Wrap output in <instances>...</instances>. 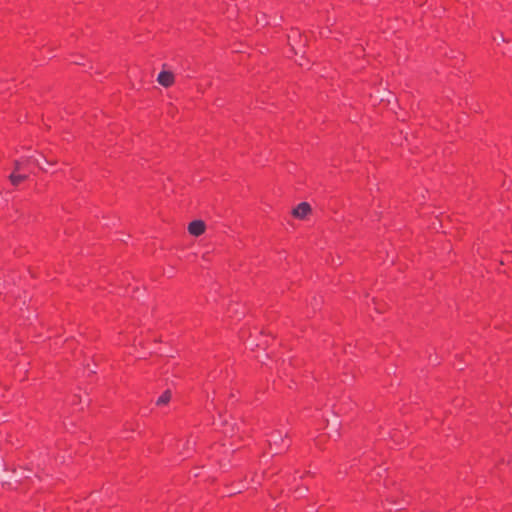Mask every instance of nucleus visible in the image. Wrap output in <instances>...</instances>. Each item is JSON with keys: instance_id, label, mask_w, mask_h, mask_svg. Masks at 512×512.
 <instances>
[{"instance_id": "obj_1", "label": "nucleus", "mask_w": 512, "mask_h": 512, "mask_svg": "<svg viewBox=\"0 0 512 512\" xmlns=\"http://www.w3.org/2000/svg\"><path fill=\"white\" fill-rule=\"evenodd\" d=\"M311 212V205L307 202H301L292 210V215L297 219L304 220Z\"/></svg>"}, {"instance_id": "obj_2", "label": "nucleus", "mask_w": 512, "mask_h": 512, "mask_svg": "<svg viewBox=\"0 0 512 512\" xmlns=\"http://www.w3.org/2000/svg\"><path fill=\"white\" fill-rule=\"evenodd\" d=\"M174 81L175 77L171 71L163 70L158 74L157 82L165 88L172 86Z\"/></svg>"}, {"instance_id": "obj_3", "label": "nucleus", "mask_w": 512, "mask_h": 512, "mask_svg": "<svg viewBox=\"0 0 512 512\" xmlns=\"http://www.w3.org/2000/svg\"><path fill=\"white\" fill-rule=\"evenodd\" d=\"M206 225L202 220H194L188 225V231L193 236H200L205 232Z\"/></svg>"}, {"instance_id": "obj_4", "label": "nucleus", "mask_w": 512, "mask_h": 512, "mask_svg": "<svg viewBox=\"0 0 512 512\" xmlns=\"http://www.w3.org/2000/svg\"><path fill=\"white\" fill-rule=\"evenodd\" d=\"M9 179L11 181V183L13 185H18L19 183H21L22 181L26 180L27 179V175H24V174H18V173H15L13 172L10 176H9Z\"/></svg>"}, {"instance_id": "obj_5", "label": "nucleus", "mask_w": 512, "mask_h": 512, "mask_svg": "<svg viewBox=\"0 0 512 512\" xmlns=\"http://www.w3.org/2000/svg\"><path fill=\"white\" fill-rule=\"evenodd\" d=\"M171 399V391L166 390L156 401L157 405H166Z\"/></svg>"}, {"instance_id": "obj_6", "label": "nucleus", "mask_w": 512, "mask_h": 512, "mask_svg": "<svg viewBox=\"0 0 512 512\" xmlns=\"http://www.w3.org/2000/svg\"><path fill=\"white\" fill-rule=\"evenodd\" d=\"M21 169V163L16 161L14 164V172L17 173Z\"/></svg>"}, {"instance_id": "obj_7", "label": "nucleus", "mask_w": 512, "mask_h": 512, "mask_svg": "<svg viewBox=\"0 0 512 512\" xmlns=\"http://www.w3.org/2000/svg\"><path fill=\"white\" fill-rule=\"evenodd\" d=\"M27 160L32 162V163H34V164H36L37 166H39V161H38L37 158H34L33 156H31Z\"/></svg>"}, {"instance_id": "obj_8", "label": "nucleus", "mask_w": 512, "mask_h": 512, "mask_svg": "<svg viewBox=\"0 0 512 512\" xmlns=\"http://www.w3.org/2000/svg\"><path fill=\"white\" fill-rule=\"evenodd\" d=\"M46 163L50 164V165H54V164H56V161L55 160L46 159Z\"/></svg>"}]
</instances>
